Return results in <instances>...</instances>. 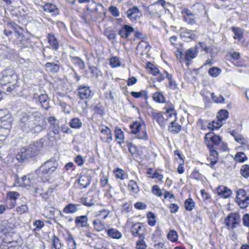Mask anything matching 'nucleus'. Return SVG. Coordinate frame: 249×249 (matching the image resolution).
Returning <instances> with one entry per match:
<instances>
[{
    "label": "nucleus",
    "instance_id": "obj_1",
    "mask_svg": "<svg viewBox=\"0 0 249 249\" xmlns=\"http://www.w3.org/2000/svg\"><path fill=\"white\" fill-rule=\"evenodd\" d=\"M20 122L22 130L27 132L37 133L45 129L47 126L45 117L38 111L22 113Z\"/></svg>",
    "mask_w": 249,
    "mask_h": 249
},
{
    "label": "nucleus",
    "instance_id": "obj_2",
    "mask_svg": "<svg viewBox=\"0 0 249 249\" xmlns=\"http://www.w3.org/2000/svg\"><path fill=\"white\" fill-rule=\"evenodd\" d=\"M43 143L36 141L26 147H23L17 154L16 159L19 161L24 162L36 155L42 147Z\"/></svg>",
    "mask_w": 249,
    "mask_h": 249
},
{
    "label": "nucleus",
    "instance_id": "obj_3",
    "mask_svg": "<svg viewBox=\"0 0 249 249\" xmlns=\"http://www.w3.org/2000/svg\"><path fill=\"white\" fill-rule=\"evenodd\" d=\"M131 134L134 135L136 138L147 141L148 136L146 131V127L144 123L135 122L129 125Z\"/></svg>",
    "mask_w": 249,
    "mask_h": 249
},
{
    "label": "nucleus",
    "instance_id": "obj_4",
    "mask_svg": "<svg viewBox=\"0 0 249 249\" xmlns=\"http://www.w3.org/2000/svg\"><path fill=\"white\" fill-rule=\"evenodd\" d=\"M175 110L173 108H170L167 109L164 113L160 112L152 111L151 112L152 117L156 121L161 127H163L168 124L169 118H171Z\"/></svg>",
    "mask_w": 249,
    "mask_h": 249
},
{
    "label": "nucleus",
    "instance_id": "obj_5",
    "mask_svg": "<svg viewBox=\"0 0 249 249\" xmlns=\"http://www.w3.org/2000/svg\"><path fill=\"white\" fill-rule=\"evenodd\" d=\"M2 76L1 77V81L3 85L7 84H12L13 88L9 87L7 88V91H10L14 88L17 82L18 76L15 73L14 71L12 69H6L2 72Z\"/></svg>",
    "mask_w": 249,
    "mask_h": 249
},
{
    "label": "nucleus",
    "instance_id": "obj_6",
    "mask_svg": "<svg viewBox=\"0 0 249 249\" xmlns=\"http://www.w3.org/2000/svg\"><path fill=\"white\" fill-rule=\"evenodd\" d=\"M166 2L164 0H159L149 6L148 8L149 13L156 18H160L163 11Z\"/></svg>",
    "mask_w": 249,
    "mask_h": 249
},
{
    "label": "nucleus",
    "instance_id": "obj_7",
    "mask_svg": "<svg viewBox=\"0 0 249 249\" xmlns=\"http://www.w3.org/2000/svg\"><path fill=\"white\" fill-rule=\"evenodd\" d=\"M12 119L9 114H6L2 109H0V129H3L5 135H8L9 130L11 128Z\"/></svg>",
    "mask_w": 249,
    "mask_h": 249
},
{
    "label": "nucleus",
    "instance_id": "obj_8",
    "mask_svg": "<svg viewBox=\"0 0 249 249\" xmlns=\"http://www.w3.org/2000/svg\"><path fill=\"white\" fill-rule=\"evenodd\" d=\"M221 141V138L213 133H207L205 136V143L208 148H214V146L218 145Z\"/></svg>",
    "mask_w": 249,
    "mask_h": 249
},
{
    "label": "nucleus",
    "instance_id": "obj_9",
    "mask_svg": "<svg viewBox=\"0 0 249 249\" xmlns=\"http://www.w3.org/2000/svg\"><path fill=\"white\" fill-rule=\"evenodd\" d=\"M130 231L133 236H138L139 238H145L146 228L142 224L137 223L133 225Z\"/></svg>",
    "mask_w": 249,
    "mask_h": 249
},
{
    "label": "nucleus",
    "instance_id": "obj_10",
    "mask_svg": "<svg viewBox=\"0 0 249 249\" xmlns=\"http://www.w3.org/2000/svg\"><path fill=\"white\" fill-rule=\"evenodd\" d=\"M57 162L55 159H51L45 162L41 167L40 170L44 173H53L57 166Z\"/></svg>",
    "mask_w": 249,
    "mask_h": 249
},
{
    "label": "nucleus",
    "instance_id": "obj_11",
    "mask_svg": "<svg viewBox=\"0 0 249 249\" xmlns=\"http://www.w3.org/2000/svg\"><path fill=\"white\" fill-rule=\"evenodd\" d=\"M225 223L228 227L234 229L237 227L240 224L239 215L235 213H230L225 220Z\"/></svg>",
    "mask_w": 249,
    "mask_h": 249
},
{
    "label": "nucleus",
    "instance_id": "obj_12",
    "mask_svg": "<svg viewBox=\"0 0 249 249\" xmlns=\"http://www.w3.org/2000/svg\"><path fill=\"white\" fill-rule=\"evenodd\" d=\"M77 90L78 91V95L81 99H89L93 95V93L89 86L81 85L78 87Z\"/></svg>",
    "mask_w": 249,
    "mask_h": 249
},
{
    "label": "nucleus",
    "instance_id": "obj_13",
    "mask_svg": "<svg viewBox=\"0 0 249 249\" xmlns=\"http://www.w3.org/2000/svg\"><path fill=\"white\" fill-rule=\"evenodd\" d=\"M177 121V114L175 110L171 118H169L168 124L170 125L168 126V130L173 133H178L180 130L181 126L178 124Z\"/></svg>",
    "mask_w": 249,
    "mask_h": 249
},
{
    "label": "nucleus",
    "instance_id": "obj_14",
    "mask_svg": "<svg viewBox=\"0 0 249 249\" xmlns=\"http://www.w3.org/2000/svg\"><path fill=\"white\" fill-rule=\"evenodd\" d=\"M101 134V139L105 142L110 143L113 140L111 131L107 126H103L99 129Z\"/></svg>",
    "mask_w": 249,
    "mask_h": 249
},
{
    "label": "nucleus",
    "instance_id": "obj_15",
    "mask_svg": "<svg viewBox=\"0 0 249 249\" xmlns=\"http://www.w3.org/2000/svg\"><path fill=\"white\" fill-rule=\"evenodd\" d=\"M151 49V46L148 42L142 40L138 44L136 50L137 54L144 55L147 54Z\"/></svg>",
    "mask_w": 249,
    "mask_h": 249
},
{
    "label": "nucleus",
    "instance_id": "obj_16",
    "mask_svg": "<svg viewBox=\"0 0 249 249\" xmlns=\"http://www.w3.org/2000/svg\"><path fill=\"white\" fill-rule=\"evenodd\" d=\"M141 13L137 6H133L127 11V16L133 22L136 21L140 17Z\"/></svg>",
    "mask_w": 249,
    "mask_h": 249
},
{
    "label": "nucleus",
    "instance_id": "obj_17",
    "mask_svg": "<svg viewBox=\"0 0 249 249\" xmlns=\"http://www.w3.org/2000/svg\"><path fill=\"white\" fill-rule=\"evenodd\" d=\"M216 192L219 196L224 198H229L232 195L231 190L223 185L217 187Z\"/></svg>",
    "mask_w": 249,
    "mask_h": 249
},
{
    "label": "nucleus",
    "instance_id": "obj_18",
    "mask_svg": "<svg viewBox=\"0 0 249 249\" xmlns=\"http://www.w3.org/2000/svg\"><path fill=\"white\" fill-rule=\"evenodd\" d=\"M210 150V157L207 159V161L210 162L207 164L210 165L212 167L214 164H215L218 160V154L215 149L209 148Z\"/></svg>",
    "mask_w": 249,
    "mask_h": 249
},
{
    "label": "nucleus",
    "instance_id": "obj_19",
    "mask_svg": "<svg viewBox=\"0 0 249 249\" xmlns=\"http://www.w3.org/2000/svg\"><path fill=\"white\" fill-rule=\"evenodd\" d=\"M196 35L192 30L187 29H182L180 33V37L184 41H190L194 39Z\"/></svg>",
    "mask_w": 249,
    "mask_h": 249
},
{
    "label": "nucleus",
    "instance_id": "obj_20",
    "mask_svg": "<svg viewBox=\"0 0 249 249\" xmlns=\"http://www.w3.org/2000/svg\"><path fill=\"white\" fill-rule=\"evenodd\" d=\"M134 31V28L128 25H124L119 31V35L121 37L127 38L130 34Z\"/></svg>",
    "mask_w": 249,
    "mask_h": 249
},
{
    "label": "nucleus",
    "instance_id": "obj_21",
    "mask_svg": "<svg viewBox=\"0 0 249 249\" xmlns=\"http://www.w3.org/2000/svg\"><path fill=\"white\" fill-rule=\"evenodd\" d=\"M197 51L196 47H192L188 49L185 53L184 59L187 62V65H190L189 61L195 58L197 55Z\"/></svg>",
    "mask_w": 249,
    "mask_h": 249
},
{
    "label": "nucleus",
    "instance_id": "obj_22",
    "mask_svg": "<svg viewBox=\"0 0 249 249\" xmlns=\"http://www.w3.org/2000/svg\"><path fill=\"white\" fill-rule=\"evenodd\" d=\"M45 67L47 71L52 73H56L59 70L60 64L57 60L54 62H47L45 64Z\"/></svg>",
    "mask_w": 249,
    "mask_h": 249
},
{
    "label": "nucleus",
    "instance_id": "obj_23",
    "mask_svg": "<svg viewBox=\"0 0 249 249\" xmlns=\"http://www.w3.org/2000/svg\"><path fill=\"white\" fill-rule=\"evenodd\" d=\"M91 178L89 175H83L80 176L78 179V183L80 185L81 189L87 187L91 182Z\"/></svg>",
    "mask_w": 249,
    "mask_h": 249
},
{
    "label": "nucleus",
    "instance_id": "obj_24",
    "mask_svg": "<svg viewBox=\"0 0 249 249\" xmlns=\"http://www.w3.org/2000/svg\"><path fill=\"white\" fill-rule=\"evenodd\" d=\"M107 235L111 238L115 239H120L122 237V233L117 229L110 228L106 230Z\"/></svg>",
    "mask_w": 249,
    "mask_h": 249
},
{
    "label": "nucleus",
    "instance_id": "obj_25",
    "mask_svg": "<svg viewBox=\"0 0 249 249\" xmlns=\"http://www.w3.org/2000/svg\"><path fill=\"white\" fill-rule=\"evenodd\" d=\"M88 218L86 215L76 216L75 219V223L77 227L83 228L87 225Z\"/></svg>",
    "mask_w": 249,
    "mask_h": 249
},
{
    "label": "nucleus",
    "instance_id": "obj_26",
    "mask_svg": "<svg viewBox=\"0 0 249 249\" xmlns=\"http://www.w3.org/2000/svg\"><path fill=\"white\" fill-rule=\"evenodd\" d=\"M39 101L41 107L47 110L50 108L49 101L48 95L46 94H41L38 97Z\"/></svg>",
    "mask_w": 249,
    "mask_h": 249
},
{
    "label": "nucleus",
    "instance_id": "obj_27",
    "mask_svg": "<svg viewBox=\"0 0 249 249\" xmlns=\"http://www.w3.org/2000/svg\"><path fill=\"white\" fill-rule=\"evenodd\" d=\"M79 206V204L69 203L64 207L63 212L66 213H74L78 211Z\"/></svg>",
    "mask_w": 249,
    "mask_h": 249
},
{
    "label": "nucleus",
    "instance_id": "obj_28",
    "mask_svg": "<svg viewBox=\"0 0 249 249\" xmlns=\"http://www.w3.org/2000/svg\"><path fill=\"white\" fill-rule=\"evenodd\" d=\"M35 182L33 176L28 175L23 177L21 178V183L24 186H30Z\"/></svg>",
    "mask_w": 249,
    "mask_h": 249
},
{
    "label": "nucleus",
    "instance_id": "obj_29",
    "mask_svg": "<svg viewBox=\"0 0 249 249\" xmlns=\"http://www.w3.org/2000/svg\"><path fill=\"white\" fill-rule=\"evenodd\" d=\"M92 223L94 229L97 231H101L105 229V224L98 218L94 219Z\"/></svg>",
    "mask_w": 249,
    "mask_h": 249
},
{
    "label": "nucleus",
    "instance_id": "obj_30",
    "mask_svg": "<svg viewBox=\"0 0 249 249\" xmlns=\"http://www.w3.org/2000/svg\"><path fill=\"white\" fill-rule=\"evenodd\" d=\"M47 38L49 43L52 48L54 50H57L59 48V44L54 36L52 34H48Z\"/></svg>",
    "mask_w": 249,
    "mask_h": 249
},
{
    "label": "nucleus",
    "instance_id": "obj_31",
    "mask_svg": "<svg viewBox=\"0 0 249 249\" xmlns=\"http://www.w3.org/2000/svg\"><path fill=\"white\" fill-rule=\"evenodd\" d=\"M82 204L87 207H91L96 203V200L93 196H89L81 198Z\"/></svg>",
    "mask_w": 249,
    "mask_h": 249
},
{
    "label": "nucleus",
    "instance_id": "obj_32",
    "mask_svg": "<svg viewBox=\"0 0 249 249\" xmlns=\"http://www.w3.org/2000/svg\"><path fill=\"white\" fill-rule=\"evenodd\" d=\"M69 124L72 128L79 129L82 126V123L79 118L76 117L72 118Z\"/></svg>",
    "mask_w": 249,
    "mask_h": 249
},
{
    "label": "nucleus",
    "instance_id": "obj_33",
    "mask_svg": "<svg viewBox=\"0 0 249 249\" xmlns=\"http://www.w3.org/2000/svg\"><path fill=\"white\" fill-rule=\"evenodd\" d=\"M115 139L118 141V143L121 145L124 142V133L120 128H116L115 130Z\"/></svg>",
    "mask_w": 249,
    "mask_h": 249
},
{
    "label": "nucleus",
    "instance_id": "obj_34",
    "mask_svg": "<svg viewBox=\"0 0 249 249\" xmlns=\"http://www.w3.org/2000/svg\"><path fill=\"white\" fill-rule=\"evenodd\" d=\"M19 248L18 243L16 241H11L10 238V239L7 241V243L3 244L0 249H19Z\"/></svg>",
    "mask_w": 249,
    "mask_h": 249
},
{
    "label": "nucleus",
    "instance_id": "obj_35",
    "mask_svg": "<svg viewBox=\"0 0 249 249\" xmlns=\"http://www.w3.org/2000/svg\"><path fill=\"white\" fill-rule=\"evenodd\" d=\"M128 188L131 193L136 194L140 191V188L136 181L130 180L128 183Z\"/></svg>",
    "mask_w": 249,
    "mask_h": 249
},
{
    "label": "nucleus",
    "instance_id": "obj_36",
    "mask_svg": "<svg viewBox=\"0 0 249 249\" xmlns=\"http://www.w3.org/2000/svg\"><path fill=\"white\" fill-rule=\"evenodd\" d=\"M232 31L234 34L233 38L239 41L243 37V31L238 27H232Z\"/></svg>",
    "mask_w": 249,
    "mask_h": 249
},
{
    "label": "nucleus",
    "instance_id": "obj_37",
    "mask_svg": "<svg viewBox=\"0 0 249 249\" xmlns=\"http://www.w3.org/2000/svg\"><path fill=\"white\" fill-rule=\"evenodd\" d=\"M131 95L135 98L143 97L145 100L148 98L147 93L145 90H142L139 92L132 91L130 93Z\"/></svg>",
    "mask_w": 249,
    "mask_h": 249
},
{
    "label": "nucleus",
    "instance_id": "obj_38",
    "mask_svg": "<svg viewBox=\"0 0 249 249\" xmlns=\"http://www.w3.org/2000/svg\"><path fill=\"white\" fill-rule=\"evenodd\" d=\"M167 237L172 242H175L178 239V234L175 230H171L169 231Z\"/></svg>",
    "mask_w": 249,
    "mask_h": 249
},
{
    "label": "nucleus",
    "instance_id": "obj_39",
    "mask_svg": "<svg viewBox=\"0 0 249 249\" xmlns=\"http://www.w3.org/2000/svg\"><path fill=\"white\" fill-rule=\"evenodd\" d=\"M153 100L159 103H163L165 102V97L161 92H155L153 95Z\"/></svg>",
    "mask_w": 249,
    "mask_h": 249
},
{
    "label": "nucleus",
    "instance_id": "obj_40",
    "mask_svg": "<svg viewBox=\"0 0 249 249\" xmlns=\"http://www.w3.org/2000/svg\"><path fill=\"white\" fill-rule=\"evenodd\" d=\"M166 78L169 81V87L172 89L175 90L178 89V84L173 80V76L171 74H167Z\"/></svg>",
    "mask_w": 249,
    "mask_h": 249
},
{
    "label": "nucleus",
    "instance_id": "obj_41",
    "mask_svg": "<svg viewBox=\"0 0 249 249\" xmlns=\"http://www.w3.org/2000/svg\"><path fill=\"white\" fill-rule=\"evenodd\" d=\"M43 10L48 13H53L57 10L56 6L52 3H46L43 6Z\"/></svg>",
    "mask_w": 249,
    "mask_h": 249
},
{
    "label": "nucleus",
    "instance_id": "obj_42",
    "mask_svg": "<svg viewBox=\"0 0 249 249\" xmlns=\"http://www.w3.org/2000/svg\"><path fill=\"white\" fill-rule=\"evenodd\" d=\"M222 125V122L219 119H217L216 120L213 121L211 124H209V128H211L212 129H219Z\"/></svg>",
    "mask_w": 249,
    "mask_h": 249
},
{
    "label": "nucleus",
    "instance_id": "obj_43",
    "mask_svg": "<svg viewBox=\"0 0 249 249\" xmlns=\"http://www.w3.org/2000/svg\"><path fill=\"white\" fill-rule=\"evenodd\" d=\"M148 224L151 226H154L156 224L155 214L152 212H149L147 214Z\"/></svg>",
    "mask_w": 249,
    "mask_h": 249
},
{
    "label": "nucleus",
    "instance_id": "obj_44",
    "mask_svg": "<svg viewBox=\"0 0 249 249\" xmlns=\"http://www.w3.org/2000/svg\"><path fill=\"white\" fill-rule=\"evenodd\" d=\"M236 200H239L241 199H244L249 197L246 195V192L243 189H239L237 190L236 191Z\"/></svg>",
    "mask_w": 249,
    "mask_h": 249
},
{
    "label": "nucleus",
    "instance_id": "obj_45",
    "mask_svg": "<svg viewBox=\"0 0 249 249\" xmlns=\"http://www.w3.org/2000/svg\"><path fill=\"white\" fill-rule=\"evenodd\" d=\"M229 116V112L227 110L225 109L220 110L218 115H217V119H219V120L224 121L226 120Z\"/></svg>",
    "mask_w": 249,
    "mask_h": 249
},
{
    "label": "nucleus",
    "instance_id": "obj_46",
    "mask_svg": "<svg viewBox=\"0 0 249 249\" xmlns=\"http://www.w3.org/2000/svg\"><path fill=\"white\" fill-rule=\"evenodd\" d=\"M19 196V194L18 192H10L8 195L7 196L9 200H14V202L12 204L11 208L14 207L15 205V201L16 199Z\"/></svg>",
    "mask_w": 249,
    "mask_h": 249
},
{
    "label": "nucleus",
    "instance_id": "obj_47",
    "mask_svg": "<svg viewBox=\"0 0 249 249\" xmlns=\"http://www.w3.org/2000/svg\"><path fill=\"white\" fill-rule=\"evenodd\" d=\"M144 238H139L136 243V249H146L147 245L144 240Z\"/></svg>",
    "mask_w": 249,
    "mask_h": 249
},
{
    "label": "nucleus",
    "instance_id": "obj_48",
    "mask_svg": "<svg viewBox=\"0 0 249 249\" xmlns=\"http://www.w3.org/2000/svg\"><path fill=\"white\" fill-rule=\"evenodd\" d=\"M88 10L95 12L97 11V4L93 0H89L87 5Z\"/></svg>",
    "mask_w": 249,
    "mask_h": 249
},
{
    "label": "nucleus",
    "instance_id": "obj_49",
    "mask_svg": "<svg viewBox=\"0 0 249 249\" xmlns=\"http://www.w3.org/2000/svg\"><path fill=\"white\" fill-rule=\"evenodd\" d=\"M110 212L109 210L104 209L98 212L95 216L97 217H102V219L105 220L107 217Z\"/></svg>",
    "mask_w": 249,
    "mask_h": 249
},
{
    "label": "nucleus",
    "instance_id": "obj_50",
    "mask_svg": "<svg viewBox=\"0 0 249 249\" xmlns=\"http://www.w3.org/2000/svg\"><path fill=\"white\" fill-rule=\"evenodd\" d=\"M185 209L187 211H191L195 207V202L191 198L187 199L184 202Z\"/></svg>",
    "mask_w": 249,
    "mask_h": 249
},
{
    "label": "nucleus",
    "instance_id": "obj_51",
    "mask_svg": "<svg viewBox=\"0 0 249 249\" xmlns=\"http://www.w3.org/2000/svg\"><path fill=\"white\" fill-rule=\"evenodd\" d=\"M110 65L114 68L121 66V62L118 57L116 56L112 57L110 59Z\"/></svg>",
    "mask_w": 249,
    "mask_h": 249
},
{
    "label": "nucleus",
    "instance_id": "obj_52",
    "mask_svg": "<svg viewBox=\"0 0 249 249\" xmlns=\"http://www.w3.org/2000/svg\"><path fill=\"white\" fill-rule=\"evenodd\" d=\"M66 241L69 249H75L76 248V242L71 235H70L67 238Z\"/></svg>",
    "mask_w": 249,
    "mask_h": 249
},
{
    "label": "nucleus",
    "instance_id": "obj_53",
    "mask_svg": "<svg viewBox=\"0 0 249 249\" xmlns=\"http://www.w3.org/2000/svg\"><path fill=\"white\" fill-rule=\"evenodd\" d=\"M200 193L204 202L206 203H211L212 202V199L211 195L209 193H207L204 189L201 190Z\"/></svg>",
    "mask_w": 249,
    "mask_h": 249
},
{
    "label": "nucleus",
    "instance_id": "obj_54",
    "mask_svg": "<svg viewBox=\"0 0 249 249\" xmlns=\"http://www.w3.org/2000/svg\"><path fill=\"white\" fill-rule=\"evenodd\" d=\"M221 70L217 67H212L209 70V74L212 77H215L219 75L221 73Z\"/></svg>",
    "mask_w": 249,
    "mask_h": 249
},
{
    "label": "nucleus",
    "instance_id": "obj_55",
    "mask_svg": "<svg viewBox=\"0 0 249 249\" xmlns=\"http://www.w3.org/2000/svg\"><path fill=\"white\" fill-rule=\"evenodd\" d=\"M17 212L19 214L27 213L29 211V208L26 204H21L16 209Z\"/></svg>",
    "mask_w": 249,
    "mask_h": 249
},
{
    "label": "nucleus",
    "instance_id": "obj_56",
    "mask_svg": "<svg viewBox=\"0 0 249 249\" xmlns=\"http://www.w3.org/2000/svg\"><path fill=\"white\" fill-rule=\"evenodd\" d=\"M247 159L246 155L243 152L237 153L235 156V160L239 162H243Z\"/></svg>",
    "mask_w": 249,
    "mask_h": 249
},
{
    "label": "nucleus",
    "instance_id": "obj_57",
    "mask_svg": "<svg viewBox=\"0 0 249 249\" xmlns=\"http://www.w3.org/2000/svg\"><path fill=\"white\" fill-rule=\"evenodd\" d=\"M249 197L237 200H236V201L241 208H245L248 207L249 204Z\"/></svg>",
    "mask_w": 249,
    "mask_h": 249
},
{
    "label": "nucleus",
    "instance_id": "obj_58",
    "mask_svg": "<svg viewBox=\"0 0 249 249\" xmlns=\"http://www.w3.org/2000/svg\"><path fill=\"white\" fill-rule=\"evenodd\" d=\"M241 174L245 178L249 177V165L247 164L243 165L240 169Z\"/></svg>",
    "mask_w": 249,
    "mask_h": 249
},
{
    "label": "nucleus",
    "instance_id": "obj_59",
    "mask_svg": "<svg viewBox=\"0 0 249 249\" xmlns=\"http://www.w3.org/2000/svg\"><path fill=\"white\" fill-rule=\"evenodd\" d=\"M53 247L55 249H60L62 247L61 243L60 241V240L57 237L54 236L53 238Z\"/></svg>",
    "mask_w": 249,
    "mask_h": 249
},
{
    "label": "nucleus",
    "instance_id": "obj_60",
    "mask_svg": "<svg viewBox=\"0 0 249 249\" xmlns=\"http://www.w3.org/2000/svg\"><path fill=\"white\" fill-rule=\"evenodd\" d=\"M33 225L36 227L35 229H34V231L40 230L44 227V223L43 221L36 220L34 222Z\"/></svg>",
    "mask_w": 249,
    "mask_h": 249
},
{
    "label": "nucleus",
    "instance_id": "obj_61",
    "mask_svg": "<svg viewBox=\"0 0 249 249\" xmlns=\"http://www.w3.org/2000/svg\"><path fill=\"white\" fill-rule=\"evenodd\" d=\"M108 11L111 13V14L115 17H118L120 16V12L119 11V10L115 6H110L108 9Z\"/></svg>",
    "mask_w": 249,
    "mask_h": 249
},
{
    "label": "nucleus",
    "instance_id": "obj_62",
    "mask_svg": "<svg viewBox=\"0 0 249 249\" xmlns=\"http://www.w3.org/2000/svg\"><path fill=\"white\" fill-rule=\"evenodd\" d=\"M106 36L110 40L113 39L115 38L116 34L113 30L107 29L105 31Z\"/></svg>",
    "mask_w": 249,
    "mask_h": 249
},
{
    "label": "nucleus",
    "instance_id": "obj_63",
    "mask_svg": "<svg viewBox=\"0 0 249 249\" xmlns=\"http://www.w3.org/2000/svg\"><path fill=\"white\" fill-rule=\"evenodd\" d=\"M152 191L157 196H161L162 195L161 190L157 185H155L152 187Z\"/></svg>",
    "mask_w": 249,
    "mask_h": 249
},
{
    "label": "nucleus",
    "instance_id": "obj_64",
    "mask_svg": "<svg viewBox=\"0 0 249 249\" xmlns=\"http://www.w3.org/2000/svg\"><path fill=\"white\" fill-rule=\"evenodd\" d=\"M212 99L216 103H223L224 101V97L221 96L219 95V96H217L215 95L213 93L211 95Z\"/></svg>",
    "mask_w": 249,
    "mask_h": 249
}]
</instances>
